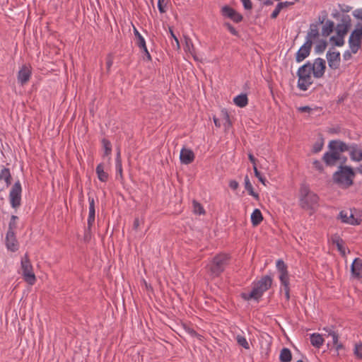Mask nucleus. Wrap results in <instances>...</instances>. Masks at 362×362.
<instances>
[{
	"label": "nucleus",
	"mask_w": 362,
	"mask_h": 362,
	"mask_svg": "<svg viewBox=\"0 0 362 362\" xmlns=\"http://www.w3.org/2000/svg\"><path fill=\"white\" fill-rule=\"evenodd\" d=\"M325 69L326 62L322 58H316L313 62L308 61L297 71L298 88L300 90H307L313 83V77L315 78H322L325 73Z\"/></svg>",
	"instance_id": "f257e3e1"
},
{
	"label": "nucleus",
	"mask_w": 362,
	"mask_h": 362,
	"mask_svg": "<svg viewBox=\"0 0 362 362\" xmlns=\"http://www.w3.org/2000/svg\"><path fill=\"white\" fill-rule=\"evenodd\" d=\"M329 151L324 153L322 160L328 166H334L339 160L341 153L348 151L347 144L340 140H332L328 145Z\"/></svg>",
	"instance_id": "f03ea898"
},
{
	"label": "nucleus",
	"mask_w": 362,
	"mask_h": 362,
	"mask_svg": "<svg viewBox=\"0 0 362 362\" xmlns=\"http://www.w3.org/2000/svg\"><path fill=\"white\" fill-rule=\"evenodd\" d=\"M273 279L269 275H265L260 278L259 280L255 281L252 283V288L250 293L243 294L245 300L255 299L258 300L268 291L272 285Z\"/></svg>",
	"instance_id": "7ed1b4c3"
},
{
	"label": "nucleus",
	"mask_w": 362,
	"mask_h": 362,
	"mask_svg": "<svg viewBox=\"0 0 362 362\" xmlns=\"http://www.w3.org/2000/svg\"><path fill=\"white\" fill-rule=\"evenodd\" d=\"M354 177L355 173L351 167L340 165L333 174L332 180L340 188L347 189L353 185Z\"/></svg>",
	"instance_id": "20e7f679"
},
{
	"label": "nucleus",
	"mask_w": 362,
	"mask_h": 362,
	"mask_svg": "<svg viewBox=\"0 0 362 362\" xmlns=\"http://www.w3.org/2000/svg\"><path fill=\"white\" fill-rule=\"evenodd\" d=\"M319 197L317 194L310 191L308 185L303 184L300 188V206L305 210L313 209L317 206Z\"/></svg>",
	"instance_id": "39448f33"
},
{
	"label": "nucleus",
	"mask_w": 362,
	"mask_h": 362,
	"mask_svg": "<svg viewBox=\"0 0 362 362\" xmlns=\"http://www.w3.org/2000/svg\"><path fill=\"white\" fill-rule=\"evenodd\" d=\"M276 269L279 273V280L287 301L290 299V281L288 267L282 259H278L276 264Z\"/></svg>",
	"instance_id": "423d86ee"
},
{
	"label": "nucleus",
	"mask_w": 362,
	"mask_h": 362,
	"mask_svg": "<svg viewBox=\"0 0 362 362\" xmlns=\"http://www.w3.org/2000/svg\"><path fill=\"white\" fill-rule=\"evenodd\" d=\"M230 256L227 254H218L216 255L209 265L211 274L214 276H218L223 272L226 266L229 264Z\"/></svg>",
	"instance_id": "0eeeda50"
},
{
	"label": "nucleus",
	"mask_w": 362,
	"mask_h": 362,
	"mask_svg": "<svg viewBox=\"0 0 362 362\" xmlns=\"http://www.w3.org/2000/svg\"><path fill=\"white\" fill-rule=\"evenodd\" d=\"M22 275L23 279L29 284L34 285L36 281V277L33 272V266L27 254L21 259Z\"/></svg>",
	"instance_id": "6e6552de"
},
{
	"label": "nucleus",
	"mask_w": 362,
	"mask_h": 362,
	"mask_svg": "<svg viewBox=\"0 0 362 362\" xmlns=\"http://www.w3.org/2000/svg\"><path fill=\"white\" fill-rule=\"evenodd\" d=\"M22 187L19 180L15 182L9 192V202L12 208L16 209L21 204Z\"/></svg>",
	"instance_id": "1a4fd4ad"
},
{
	"label": "nucleus",
	"mask_w": 362,
	"mask_h": 362,
	"mask_svg": "<svg viewBox=\"0 0 362 362\" xmlns=\"http://www.w3.org/2000/svg\"><path fill=\"white\" fill-rule=\"evenodd\" d=\"M325 19L319 17V21L311 23L308 30L305 42H310L313 45V42L317 41L320 37V27L324 23Z\"/></svg>",
	"instance_id": "9d476101"
},
{
	"label": "nucleus",
	"mask_w": 362,
	"mask_h": 362,
	"mask_svg": "<svg viewBox=\"0 0 362 362\" xmlns=\"http://www.w3.org/2000/svg\"><path fill=\"white\" fill-rule=\"evenodd\" d=\"M361 38L362 37L355 30L351 33L349 38V45L353 54L357 53L361 49Z\"/></svg>",
	"instance_id": "9b49d317"
},
{
	"label": "nucleus",
	"mask_w": 362,
	"mask_h": 362,
	"mask_svg": "<svg viewBox=\"0 0 362 362\" xmlns=\"http://www.w3.org/2000/svg\"><path fill=\"white\" fill-rule=\"evenodd\" d=\"M326 57L327 59L329 67L332 69H337L340 66L341 56L338 51L329 50L327 52Z\"/></svg>",
	"instance_id": "f8f14e48"
},
{
	"label": "nucleus",
	"mask_w": 362,
	"mask_h": 362,
	"mask_svg": "<svg viewBox=\"0 0 362 362\" xmlns=\"http://www.w3.org/2000/svg\"><path fill=\"white\" fill-rule=\"evenodd\" d=\"M221 14L224 17L231 19L235 23H240L243 20V16L229 6L222 7Z\"/></svg>",
	"instance_id": "ddd939ff"
},
{
	"label": "nucleus",
	"mask_w": 362,
	"mask_h": 362,
	"mask_svg": "<svg viewBox=\"0 0 362 362\" xmlns=\"http://www.w3.org/2000/svg\"><path fill=\"white\" fill-rule=\"evenodd\" d=\"M312 46L310 42H305L296 54V62L300 63L303 62L310 55Z\"/></svg>",
	"instance_id": "4468645a"
},
{
	"label": "nucleus",
	"mask_w": 362,
	"mask_h": 362,
	"mask_svg": "<svg viewBox=\"0 0 362 362\" xmlns=\"http://www.w3.org/2000/svg\"><path fill=\"white\" fill-rule=\"evenodd\" d=\"M6 245L8 250L16 252L18 250V241L14 232L7 231L6 236Z\"/></svg>",
	"instance_id": "2eb2a0df"
},
{
	"label": "nucleus",
	"mask_w": 362,
	"mask_h": 362,
	"mask_svg": "<svg viewBox=\"0 0 362 362\" xmlns=\"http://www.w3.org/2000/svg\"><path fill=\"white\" fill-rule=\"evenodd\" d=\"M350 158L352 160L360 162L362 160V149L356 144L347 145Z\"/></svg>",
	"instance_id": "dca6fc26"
},
{
	"label": "nucleus",
	"mask_w": 362,
	"mask_h": 362,
	"mask_svg": "<svg viewBox=\"0 0 362 362\" xmlns=\"http://www.w3.org/2000/svg\"><path fill=\"white\" fill-rule=\"evenodd\" d=\"M31 69L30 66L23 65L18 73V81L22 86L25 84L30 78Z\"/></svg>",
	"instance_id": "f3484780"
},
{
	"label": "nucleus",
	"mask_w": 362,
	"mask_h": 362,
	"mask_svg": "<svg viewBox=\"0 0 362 362\" xmlns=\"http://www.w3.org/2000/svg\"><path fill=\"white\" fill-rule=\"evenodd\" d=\"M194 152L189 148H182L180 151V159L182 163L188 165L192 163L194 160Z\"/></svg>",
	"instance_id": "a211bd4d"
},
{
	"label": "nucleus",
	"mask_w": 362,
	"mask_h": 362,
	"mask_svg": "<svg viewBox=\"0 0 362 362\" xmlns=\"http://www.w3.org/2000/svg\"><path fill=\"white\" fill-rule=\"evenodd\" d=\"M350 22L351 18L349 16L342 18V23H339L337 26V33L338 36H344L347 33L350 26Z\"/></svg>",
	"instance_id": "6ab92c4d"
},
{
	"label": "nucleus",
	"mask_w": 362,
	"mask_h": 362,
	"mask_svg": "<svg viewBox=\"0 0 362 362\" xmlns=\"http://www.w3.org/2000/svg\"><path fill=\"white\" fill-rule=\"evenodd\" d=\"M89 202V212H88V230H90L94 222H95V201L93 197H88Z\"/></svg>",
	"instance_id": "aec40b11"
},
{
	"label": "nucleus",
	"mask_w": 362,
	"mask_h": 362,
	"mask_svg": "<svg viewBox=\"0 0 362 362\" xmlns=\"http://www.w3.org/2000/svg\"><path fill=\"white\" fill-rule=\"evenodd\" d=\"M324 330L327 332V336L332 337V342L335 346L336 350L338 351L344 348L341 343L339 342V335L329 327H325Z\"/></svg>",
	"instance_id": "412c9836"
},
{
	"label": "nucleus",
	"mask_w": 362,
	"mask_h": 362,
	"mask_svg": "<svg viewBox=\"0 0 362 362\" xmlns=\"http://www.w3.org/2000/svg\"><path fill=\"white\" fill-rule=\"evenodd\" d=\"M339 217L341 221L351 225H359L361 223V220L356 218L352 214L348 216V213L344 211L339 213Z\"/></svg>",
	"instance_id": "4be33fe9"
},
{
	"label": "nucleus",
	"mask_w": 362,
	"mask_h": 362,
	"mask_svg": "<svg viewBox=\"0 0 362 362\" xmlns=\"http://www.w3.org/2000/svg\"><path fill=\"white\" fill-rule=\"evenodd\" d=\"M351 272L356 277H362V260L356 258L351 264Z\"/></svg>",
	"instance_id": "5701e85b"
},
{
	"label": "nucleus",
	"mask_w": 362,
	"mask_h": 362,
	"mask_svg": "<svg viewBox=\"0 0 362 362\" xmlns=\"http://www.w3.org/2000/svg\"><path fill=\"white\" fill-rule=\"evenodd\" d=\"M95 172L100 181L103 182L107 181L109 175L108 173L105 171V166L103 163H99L97 165Z\"/></svg>",
	"instance_id": "b1692460"
},
{
	"label": "nucleus",
	"mask_w": 362,
	"mask_h": 362,
	"mask_svg": "<svg viewBox=\"0 0 362 362\" xmlns=\"http://www.w3.org/2000/svg\"><path fill=\"white\" fill-rule=\"evenodd\" d=\"M263 220L262 212L259 209H255L251 214V222L253 226H257Z\"/></svg>",
	"instance_id": "393cba45"
},
{
	"label": "nucleus",
	"mask_w": 362,
	"mask_h": 362,
	"mask_svg": "<svg viewBox=\"0 0 362 362\" xmlns=\"http://www.w3.org/2000/svg\"><path fill=\"white\" fill-rule=\"evenodd\" d=\"M245 188L247 191L248 194L253 197L256 200H259V194L254 191L253 187L250 181L248 175H245Z\"/></svg>",
	"instance_id": "a878e982"
},
{
	"label": "nucleus",
	"mask_w": 362,
	"mask_h": 362,
	"mask_svg": "<svg viewBox=\"0 0 362 362\" xmlns=\"http://www.w3.org/2000/svg\"><path fill=\"white\" fill-rule=\"evenodd\" d=\"M310 343L313 346L320 348L324 343V339L320 334L313 333L310 334Z\"/></svg>",
	"instance_id": "bb28decb"
},
{
	"label": "nucleus",
	"mask_w": 362,
	"mask_h": 362,
	"mask_svg": "<svg viewBox=\"0 0 362 362\" xmlns=\"http://www.w3.org/2000/svg\"><path fill=\"white\" fill-rule=\"evenodd\" d=\"M234 103L240 107H245L248 103V99L246 94H240L233 99Z\"/></svg>",
	"instance_id": "cd10ccee"
},
{
	"label": "nucleus",
	"mask_w": 362,
	"mask_h": 362,
	"mask_svg": "<svg viewBox=\"0 0 362 362\" xmlns=\"http://www.w3.org/2000/svg\"><path fill=\"white\" fill-rule=\"evenodd\" d=\"M292 359V354L289 349L283 348L281 350L279 360L281 362H290Z\"/></svg>",
	"instance_id": "c85d7f7f"
},
{
	"label": "nucleus",
	"mask_w": 362,
	"mask_h": 362,
	"mask_svg": "<svg viewBox=\"0 0 362 362\" xmlns=\"http://www.w3.org/2000/svg\"><path fill=\"white\" fill-rule=\"evenodd\" d=\"M334 27V23L332 21H327L325 24L323 25L322 28V35L323 37H327L332 33Z\"/></svg>",
	"instance_id": "c756f323"
},
{
	"label": "nucleus",
	"mask_w": 362,
	"mask_h": 362,
	"mask_svg": "<svg viewBox=\"0 0 362 362\" xmlns=\"http://www.w3.org/2000/svg\"><path fill=\"white\" fill-rule=\"evenodd\" d=\"M134 34L136 38V44L140 47H144L146 41L139 30L134 26Z\"/></svg>",
	"instance_id": "7c9ffc66"
},
{
	"label": "nucleus",
	"mask_w": 362,
	"mask_h": 362,
	"mask_svg": "<svg viewBox=\"0 0 362 362\" xmlns=\"http://www.w3.org/2000/svg\"><path fill=\"white\" fill-rule=\"evenodd\" d=\"M1 180H4L8 187L11 184V175L8 168H4L1 170Z\"/></svg>",
	"instance_id": "2f4dec72"
},
{
	"label": "nucleus",
	"mask_w": 362,
	"mask_h": 362,
	"mask_svg": "<svg viewBox=\"0 0 362 362\" xmlns=\"http://www.w3.org/2000/svg\"><path fill=\"white\" fill-rule=\"evenodd\" d=\"M332 242H333V244H334L338 250L343 255H345V248L344 247V245H343V240L341 238H340L339 237H334L332 238Z\"/></svg>",
	"instance_id": "473e14b6"
},
{
	"label": "nucleus",
	"mask_w": 362,
	"mask_h": 362,
	"mask_svg": "<svg viewBox=\"0 0 362 362\" xmlns=\"http://www.w3.org/2000/svg\"><path fill=\"white\" fill-rule=\"evenodd\" d=\"M102 144L104 148V156H108L112 153V144L111 142L107 139H102Z\"/></svg>",
	"instance_id": "72a5a7b5"
},
{
	"label": "nucleus",
	"mask_w": 362,
	"mask_h": 362,
	"mask_svg": "<svg viewBox=\"0 0 362 362\" xmlns=\"http://www.w3.org/2000/svg\"><path fill=\"white\" fill-rule=\"evenodd\" d=\"M327 46V42L325 40H320L317 41V44L315 47V51L317 54L322 53Z\"/></svg>",
	"instance_id": "f704fd0d"
},
{
	"label": "nucleus",
	"mask_w": 362,
	"mask_h": 362,
	"mask_svg": "<svg viewBox=\"0 0 362 362\" xmlns=\"http://www.w3.org/2000/svg\"><path fill=\"white\" fill-rule=\"evenodd\" d=\"M223 125L226 130L228 129L232 126V122L230 119V116L227 111L223 112Z\"/></svg>",
	"instance_id": "c9c22d12"
},
{
	"label": "nucleus",
	"mask_w": 362,
	"mask_h": 362,
	"mask_svg": "<svg viewBox=\"0 0 362 362\" xmlns=\"http://www.w3.org/2000/svg\"><path fill=\"white\" fill-rule=\"evenodd\" d=\"M18 219V217L15 215H12L11 217V220L9 221L8 224V231L14 232L16 231L17 228V221Z\"/></svg>",
	"instance_id": "e433bc0d"
},
{
	"label": "nucleus",
	"mask_w": 362,
	"mask_h": 362,
	"mask_svg": "<svg viewBox=\"0 0 362 362\" xmlns=\"http://www.w3.org/2000/svg\"><path fill=\"white\" fill-rule=\"evenodd\" d=\"M236 341H237V343L240 346H243L245 349H250V344H249L247 340L246 339V338L244 336L238 335L236 337Z\"/></svg>",
	"instance_id": "4c0bfd02"
},
{
	"label": "nucleus",
	"mask_w": 362,
	"mask_h": 362,
	"mask_svg": "<svg viewBox=\"0 0 362 362\" xmlns=\"http://www.w3.org/2000/svg\"><path fill=\"white\" fill-rule=\"evenodd\" d=\"M194 212L197 214H204L205 211L203 206L197 201H193Z\"/></svg>",
	"instance_id": "58836bf2"
},
{
	"label": "nucleus",
	"mask_w": 362,
	"mask_h": 362,
	"mask_svg": "<svg viewBox=\"0 0 362 362\" xmlns=\"http://www.w3.org/2000/svg\"><path fill=\"white\" fill-rule=\"evenodd\" d=\"M116 168V178L119 179L121 181L124 180L123 177V170H122V163H115Z\"/></svg>",
	"instance_id": "ea45409f"
},
{
	"label": "nucleus",
	"mask_w": 362,
	"mask_h": 362,
	"mask_svg": "<svg viewBox=\"0 0 362 362\" xmlns=\"http://www.w3.org/2000/svg\"><path fill=\"white\" fill-rule=\"evenodd\" d=\"M254 173H255V177L258 178L259 182H261L264 185H266L267 180H266L265 177L257 170V166H254Z\"/></svg>",
	"instance_id": "a19ab883"
},
{
	"label": "nucleus",
	"mask_w": 362,
	"mask_h": 362,
	"mask_svg": "<svg viewBox=\"0 0 362 362\" xmlns=\"http://www.w3.org/2000/svg\"><path fill=\"white\" fill-rule=\"evenodd\" d=\"M344 36H341V37L338 36V37H335L333 36L331 37V40L334 42V45L336 46L341 47V46L344 45Z\"/></svg>",
	"instance_id": "79ce46f5"
},
{
	"label": "nucleus",
	"mask_w": 362,
	"mask_h": 362,
	"mask_svg": "<svg viewBox=\"0 0 362 362\" xmlns=\"http://www.w3.org/2000/svg\"><path fill=\"white\" fill-rule=\"evenodd\" d=\"M223 25L229 30V32L235 35H238V32L236 30V29L230 23H224Z\"/></svg>",
	"instance_id": "37998d69"
},
{
	"label": "nucleus",
	"mask_w": 362,
	"mask_h": 362,
	"mask_svg": "<svg viewBox=\"0 0 362 362\" xmlns=\"http://www.w3.org/2000/svg\"><path fill=\"white\" fill-rule=\"evenodd\" d=\"M113 64V57L111 54H107L106 57V66L107 72L110 71L111 66Z\"/></svg>",
	"instance_id": "c03bdc74"
},
{
	"label": "nucleus",
	"mask_w": 362,
	"mask_h": 362,
	"mask_svg": "<svg viewBox=\"0 0 362 362\" xmlns=\"http://www.w3.org/2000/svg\"><path fill=\"white\" fill-rule=\"evenodd\" d=\"M354 354L358 358L362 359V343L355 346Z\"/></svg>",
	"instance_id": "a18cd8bd"
},
{
	"label": "nucleus",
	"mask_w": 362,
	"mask_h": 362,
	"mask_svg": "<svg viewBox=\"0 0 362 362\" xmlns=\"http://www.w3.org/2000/svg\"><path fill=\"white\" fill-rule=\"evenodd\" d=\"M186 331L192 336V337H197L199 338V339H201V337L202 336L198 334L194 329H193L192 328H189V327H187L186 329Z\"/></svg>",
	"instance_id": "49530a36"
},
{
	"label": "nucleus",
	"mask_w": 362,
	"mask_h": 362,
	"mask_svg": "<svg viewBox=\"0 0 362 362\" xmlns=\"http://www.w3.org/2000/svg\"><path fill=\"white\" fill-rule=\"evenodd\" d=\"M140 49L142 52H144L146 60L151 61L152 58H151V56L148 49H147L146 45H145L144 47H140Z\"/></svg>",
	"instance_id": "de8ad7c7"
},
{
	"label": "nucleus",
	"mask_w": 362,
	"mask_h": 362,
	"mask_svg": "<svg viewBox=\"0 0 362 362\" xmlns=\"http://www.w3.org/2000/svg\"><path fill=\"white\" fill-rule=\"evenodd\" d=\"M322 146H323L322 142H317L313 146V151L314 153H318L322 150Z\"/></svg>",
	"instance_id": "09e8293b"
},
{
	"label": "nucleus",
	"mask_w": 362,
	"mask_h": 362,
	"mask_svg": "<svg viewBox=\"0 0 362 362\" xmlns=\"http://www.w3.org/2000/svg\"><path fill=\"white\" fill-rule=\"evenodd\" d=\"M281 10L282 9L279 7L278 5H276V8L271 14V18L273 19L276 18Z\"/></svg>",
	"instance_id": "8fccbe9b"
},
{
	"label": "nucleus",
	"mask_w": 362,
	"mask_h": 362,
	"mask_svg": "<svg viewBox=\"0 0 362 362\" xmlns=\"http://www.w3.org/2000/svg\"><path fill=\"white\" fill-rule=\"evenodd\" d=\"M243 4V6L247 10H250L252 8V4L250 0H240Z\"/></svg>",
	"instance_id": "3c124183"
},
{
	"label": "nucleus",
	"mask_w": 362,
	"mask_h": 362,
	"mask_svg": "<svg viewBox=\"0 0 362 362\" xmlns=\"http://www.w3.org/2000/svg\"><path fill=\"white\" fill-rule=\"evenodd\" d=\"M294 4V1H282V2H279L277 5L279 6V7H280L281 9L284 8H286L289 6H291Z\"/></svg>",
	"instance_id": "603ef678"
},
{
	"label": "nucleus",
	"mask_w": 362,
	"mask_h": 362,
	"mask_svg": "<svg viewBox=\"0 0 362 362\" xmlns=\"http://www.w3.org/2000/svg\"><path fill=\"white\" fill-rule=\"evenodd\" d=\"M313 166L318 170L322 171L323 170V166L321 162L318 160H315L313 163Z\"/></svg>",
	"instance_id": "864d4df0"
},
{
	"label": "nucleus",
	"mask_w": 362,
	"mask_h": 362,
	"mask_svg": "<svg viewBox=\"0 0 362 362\" xmlns=\"http://www.w3.org/2000/svg\"><path fill=\"white\" fill-rule=\"evenodd\" d=\"M238 186H239V184L237 181L235 180H231L229 182V187L233 189V190H235L238 188Z\"/></svg>",
	"instance_id": "5fc2aeb1"
},
{
	"label": "nucleus",
	"mask_w": 362,
	"mask_h": 362,
	"mask_svg": "<svg viewBox=\"0 0 362 362\" xmlns=\"http://www.w3.org/2000/svg\"><path fill=\"white\" fill-rule=\"evenodd\" d=\"M164 0H158V8L160 11V13H163L165 12V9L164 8V6H163V2Z\"/></svg>",
	"instance_id": "6e6d98bb"
},
{
	"label": "nucleus",
	"mask_w": 362,
	"mask_h": 362,
	"mask_svg": "<svg viewBox=\"0 0 362 362\" xmlns=\"http://www.w3.org/2000/svg\"><path fill=\"white\" fill-rule=\"evenodd\" d=\"M248 158L250 161L253 164L254 166H257V159L255 158V156L252 153L248 154Z\"/></svg>",
	"instance_id": "4d7b16f0"
},
{
	"label": "nucleus",
	"mask_w": 362,
	"mask_h": 362,
	"mask_svg": "<svg viewBox=\"0 0 362 362\" xmlns=\"http://www.w3.org/2000/svg\"><path fill=\"white\" fill-rule=\"evenodd\" d=\"M351 54H353L351 52V51L350 52V51L347 50V51L344 52V53L343 54V57H344V60L350 59L352 57Z\"/></svg>",
	"instance_id": "13d9d810"
},
{
	"label": "nucleus",
	"mask_w": 362,
	"mask_h": 362,
	"mask_svg": "<svg viewBox=\"0 0 362 362\" xmlns=\"http://www.w3.org/2000/svg\"><path fill=\"white\" fill-rule=\"evenodd\" d=\"M122 163V159H121L120 150L118 149V151L117 152L116 158H115V163Z\"/></svg>",
	"instance_id": "bf43d9fd"
},
{
	"label": "nucleus",
	"mask_w": 362,
	"mask_h": 362,
	"mask_svg": "<svg viewBox=\"0 0 362 362\" xmlns=\"http://www.w3.org/2000/svg\"><path fill=\"white\" fill-rule=\"evenodd\" d=\"M170 35H171L173 39L175 40V41L177 43V47H179L180 45H179V40H178L177 37L175 35L173 31L171 29H170Z\"/></svg>",
	"instance_id": "052dcab7"
},
{
	"label": "nucleus",
	"mask_w": 362,
	"mask_h": 362,
	"mask_svg": "<svg viewBox=\"0 0 362 362\" xmlns=\"http://www.w3.org/2000/svg\"><path fill=\"white\" fill-rule=\"evenodd\" d=\"M214 124L216 125V127H220L221 125L219 122V119L216 117H214Z\"/></svg>",
	"instance_id": "680f3d73"
},
{
	"label": "nucleus",
	"mask_w": 362,
	"mask_h": 362,
	"mask_svg": "<svg viewBox=\"0 0 362 362\" xmlns=\"http://www.w3.org/2000/svg\"><path fill=\"white\" fill-rule=\"evenodd\" d=\"M139 219L138 218H135V220L134 221V228L135 229H136L139 227Z\"/></svg>",
	"instance_id": "e2e57ef3"
},
{
	"label": "nucleus",
	"mask_w": 362,
	"mask_h": 362,
	"mask_svg": "<svg viewBox=\"0 0 362 362\" xmlns=\"http://www.w3.org/2000/svg\"><path fill=\"white\" fill-rule=\"evenodd\" d=\"M265 6H270L273 4V1L272 0H267L264 2Z\"/></svg>",
	"instance_id": "0e129e2a"
},
{
	"label": "nucleus",
	"mask_w": 362,
	"mask_h": 362,
	"mask_svg": "<svg viewBox=\"0 0 362 362\" xmlns=\"http://www.w3.org/2000/svg\"><path fill=\"white\" fill-rule=\"evenodd\" d=\"M355 30L362 37V25L359 28L355 29Z\"/></svg>",
	"instance_id": "69168bd1"
},
{
	"label": "nucleus",
	"mask_w": 362,
	"mask_h": 362,
	"mask_svg": "<svg viewBox=\"0 0 362 362\" xmlns=\"http://www.w3.org/2000/svg\"><path fill=\"white\" fill-rule=\"evenodd\" d=\"M300 110L303 112H307V111L310 110V107L308 106H305V107H301Z\"/></svg>",
	"instance_id": "338daca9"
},
{
	"label": "nucleus",
	"mask_w": 362,
	"mask_h": 362,
	"mask_svg": "<svg viewBox=\"0 0 362 362\" xmlns=\"http://www.w3.org/2000/svg\"><path fill=\"white\" fill-rule=\"evenodd\" d=\"M357 170L358 173L362 174V165H361L358 168Z\"/></svg>",
	"instance_id": "774afa93"
}]
</instances>
